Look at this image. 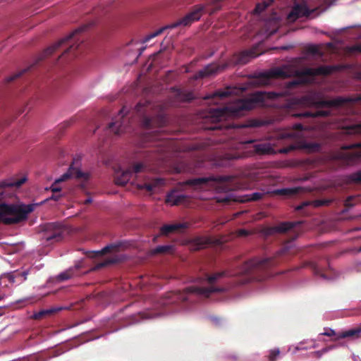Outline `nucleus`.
Instances as JSON below:
<instances>
[{"label":"nucleus","mask_w":361,"mask_h":361,"mask_svg":"<svg viewBox=\"0 0 361 361\" xmlns=\"http://www.w3.org/2000/svg\"><path fill=\"white\" fill-rule=\"evenodd\" d=\"M360 333H361V325L357 328L342 332V334L341 335H339L338 337L339 338H347V337H354V336L358 337Z\"/></svg>","instance_id":"obj_28"},{"label":"nucleus","mask_w":361,"mask_h":361,"mask_svg":"<svg viewBox=\"0 0 361 361\" xmlns=\"http://www.w3.org/2000/svg\"><path fill=\"white\" fill-rule=\"evenodd\" d=\"M254 149L259 154H271L276 153V150L269 142H262L255 144Z\"/></svg>","instance_id":"obj_18"},{"label":"nucleus","mask_w":361,"mask_h":361,"mask_svg":"<svg viewBox=\"0 0 361 361\" xmlns=\"http://www.w3.org/2000/svg\"><path fill=\"white\" fill-rule=\"evenodd\" d=\"M334 348V346H329V347H326V348H324L322 350H320L319 351L323 354L327 353L329 350L331 349H333Z\"/></svg>","instance_id":"obj_52"},{"label":"nucleus","mask_w":361,"mask_h":361,"mask_svg":"<svg viewBox=\"0 0 361 361\" xmlns=\"http://www.w3.org/2000/svg\"><path fill=\"white\" fill-rule=\"evenodd\" d=\"M274 0H266L261 4H257L255 8V12L257 13H260L264 11L268 6H269Z\"/></svg>","instance_id":"obj_34"},{"label":"nucleus","mask_w":361,"mask_h":361,"mask_svg":"<svg viewBox=\"0 0 361 361\" xmlns=\"http://www.w3.org/2000/svg\"><path fill=\"white\" fill-rule=\"evenodd\" d=\"M224 201H227V200H221V202H224Z\"/></svg>","instance_id":"obj_62"},{"label":"nucleus","mask_w":361,"mask_h":361,"mask_svg":"<svg viewBox=\"0 0 361 361\" xmlns=\"http://www.w3.org/2000/svg\"><path fill=\"white\" fill-rule=\"evenodd\" d=\"M135 116L137 117L141 126L145 130L141 138L142 145L150 148L146 152L147 161L163 159L164 154L170 150L171 141L163 138L158 130H152L164 126L167 121L161 105L147 100L141 101L132 111H129L124 106L108 128L118 135L128 130V124L131 122L130 120H133Z\"/></svg>","instance_id":"obj_2"},{"label":"nucleus","mask_w":361,"mask_h":361,"mask_svg":"<svg viewBox=\"0 0 361 361\" xmlns=\"http://www.w3.org/2000/svg\"><path fill=\"white\" fill-rule=\"evenodd\" d=\"M301 221H285L281 222L277 226L269 227L265 229L264 233L267 235H271L276 233H285L290 231L298 225H300Z\"/></svg>","instance_id":"obj_11"},{"label":"nucleus","mask_w":361,"mask_h":361,"mask_svg":"<svg viewBox=\"0 0 361 361\" xmlns=\"http://www.w3.org/2000/svg\"><path fill=\"white\" fill-rule=\"evenodd\" d=\"M353 199V197H349L345 201V205L346 206H353V204H351L350 201Z\"/></svg>","instance_id":"obj_54"},{"label":"nucleus","mask_w":361,"mask_h":361,"mask_svg":"<svg viewBox=\"0 0 361 361\" xmlns=\"http://www.w3.org/2000/svg\"><path fill=\"white\" fill-rule=\"evenodd\" d=\"M26 181L23 177L18 180H7L0 182V221L11 225L18 224L27 219V214L35 209L34 204H27L23 207L6 204L4 200L9 188L20 187Z\"/></svg>","instance_id":"obj_4"},{"label":"nucleus","mask_w":361,"mask_h":361,"mask_svg":"<svg viewBox=\"0 0 361 361\" xmlns=\"http://www.w3.org/2000/svg\"><path fill=\"white\" fill-rule=\"evenodd\" d=\"M236 188H237V187H231L228 188V190H235Z\"/></svg>","instance_id":"obj_60"},{"label":"nucleus","mask_w":361,"mask_h":361,"mask_svg":"<svg viewBox=\"0 0 361 361\" xmlns=\"http://www.w3.org/2000/svg\"><path fill=\"white\" fill-rule=\"evenodd\" d=\"M225 157H226V159H229V160L238 159L240 158V155L236 152L227 153L225 155Z\"/></svg>","instance_id":"obj_44"},{"label":"nucleus","mask_w":361,"mask_h":361,"mask_svg":"<svg viewBox=\"0 0 361 361\" xmlns=\"http://www.w3.org/2000/svg\"><path fill=\"white\" fill-rule=\"evenodd\" d=\"M123 246V243L121 242V241H119V242H117V243H111L109 245H107L106 246H105L103 249H102L100 251L97 252L98 254L99 255H104V254H106L108 252H116V251H118L119 249Z\"/></svg>","instance_id":"obj_25"},{"label":"nucleus","mask_w":361,"mask_h":361,"mask_svg":"<svg viewBox=\"0 0 361 361\" xmlns=\"http://www.w3.org/2000/svg\"><path fill=\"white\" fill-rule=\"evenodd\" d=\"M300 190V188H283L277 190L276 193L281 195L292 196L298 194Z\"/></svg>","instance_id":"obj_29"},{"label":"nucleus","mask_w":361,"mask_h":361,"mask_svg":"<svg viewBox=\"0 0 361 361\" xmlns=\"http://www.w3.org/2000/svg\"><path fill=\"white\" fill-rule=\"evenodd\" d=\"M313 354L315 355L317 357H321L322 355V353L319 350L314 352Z\"/></svg>","instance_id":"obj_56"},{"label":"nucleus","mask_w":361,"mask_h":361,"mask_svg":"<svg viewBox=\"0 0 361 361\" xmlns=\"http://www.w3.org/2000/svg\"><path fill=\"white\" fill-rule=\"evenodd\" d=\"M258 56L255 49L245 50L236 54L232 59V62L236 65L246 64L251 59Z\"/></svg>","instance_id":"obj_14"},{"label":"nucleus","mask_w":361,"mask_h":361,"mask_svg":"<svg viewBox=\"0 0 361 361\" xmlns=\"http://www.w3.org/2000/svg\"><path fill=\"white\" fill-rule=\"evenodd\" d=\"M309 204H310L309 202H304L302 204H300V205L297 206L295 209H296V210L300 211V210H302L306 206H308Z\"/></svg>","instance_id":"obj_49"},{"label":"nucleus","mask_w":361,"mask_h":361,"mask_svg":"<svg viewBox=\"0 0 361 361\" xmlns=\"http://www.w3.org/2000/svg\"><path fill=\"white\" fill-rule=\"evenodd\" d=\"M217 180L224 183H230L233 180V178L228 176H220L217 178Z\"/></svg>","instance_id":"obj_45"},{"label":"nucleus","mask_w":361,"mask_h":361,"mask_svg":"<svg viewBox=\"0 0 361 361\" xmlns=\"http://www.w3.org/2000/svg\"><path fill=\"white\" fill-rule=\"evenodd\" d=\"M238 233L239 236H247L249 235V231L245 229H240Z\"/></svg>","instance_id":"obj_50"},{"label":"nucleus","mask_w":361,"mask_h":361,"mask_svg":"<svg viewBox=\"0 0 361 361\" xmlns=\"http://www.w3.org/2000/svg\"><path fill=\"white\" fill-rule=\"evenodd\" d=\"M145 168L146 165L143 163H137L133 167H130L129 169H131L132 176H133L135 174L142 172Z\"/></svg>","instance_id":"obj_35"},{"label":"nucleus","mask_w":361,"mask_h":361,"mask_svg":"<svg viewBox=\"0 0 361 361\" xmlns=\"http://www.w3.org/2000/svg\"><path fill=\"white\" fill-rule=\"evenodd\" d=\"M343 133L347 135H361V123L351 124L342 128Z\"/></svg>","instance_id":"obj_22"},{"label":"nucleus","mask_w":361,"mask_h":361,"mask_svg":"<svg viewBox=\"0 0 361 361\" xmlns=\"http://www.w3.org/2000/svg\"><path fill=\"white\" fill-rule=\"evenodd\" d=\"M230 94V92H228V91H222V90H219V91H216L214 94H213V97H220V98H226L227 97L228 95Z\"/></svg>","instance_id":"obj_43"},{"label":"nucleus","mask_w":361,"mask_h":361,"mask_svg":"<svg viewBox=\"0 0 361 361\" xmlns=\"http://www.w3.org/2000/svg\"><path fill=\"white\" fill-rule=\"evenodd\" d=\"M70 178L82 179L87 181L90 178V174L88 173H84L78 169L70 166L67 172L63 173L59 178L56 179L49 188H46V190H50L53 193L60 192L61 188L58 186V183L66 181Z\"/></svg>","instance_id":"obj_9"},{"label":"nucleus","mask_w":361,"mask_h":361,"mask_svg":"<svg viewBox=\"0 0 361 361\" xmlns=\"http://www.w3.org/2000/svg\"><path fill=\"white\" fill-rule=\"evenodd\" d=\"M213 320L215 322L216 324H218L220 321V319L215 317L213 319Z\"/></svg>","instance_id":"obj_58"},{"label":"nucleus","mask_w":361,"mask_h":361,"mask_svg":"<svg viewBox=\"0 0 361 361\" xmlns=\"http://www.w3.org/2000/svg\"><path fill=\"white\" fill-rule=\"evenodd\" d=\"M336 158L347 164H353L361 160V142L343 145Z\"/></svg>","instance_id":"obj_7"},{"label":"nucleus","mask_w":361,"mask_h":361,"mask_svg":"<svg viewBox=\"0 0 361 361\" xmlns=\"http://www.w3.org/2000/svg\"><path fill=\"white\" fill-rule=\"evenodd\" d=\"M280 350L279 348L271 349L269 351L268 359L269 361H277L280 355Z\"/></svg>","instance_id":"obj_38"},{"label":"nucleus","mask_w":361,"mask_h":361,"mask_svg":"<svg viewBox=\"0 0 361 361\" xmlns=\"http://www.w3.org/2000/svg\"><path fill=\"white\" fill-rule=\"evenodd\" d=\"M361 102V94L355 97H336L331 99L314 100L311 102L317 108L322 107H341L345 104H354Z\"/></svg>","instance_id":"obj_8"},{"label":"nucleus","mask_w":361,"mask_h":361,"mask_svg":"<svg viewBox=\"0 0 361 361\" xmlns=\"http://www.w3.org/2000/svg\"><path fill=\"white\" fill-rule=\"evenodd\" d=\"M62 196H63V195L61 194L60 192L53 193L52 195L49 198H47L45 201H48L49 200H54V201H58V200H60V198Z\"/></svg>","instance_id":"obj_46"},{"label":"nucleus","mask_w":361,"mask_h":361,"mask_svg":"<svg viewBox=\"0 0 361 361\" xmlns=\"http://www.w3.org/2000/svg\"><path fill=\"white\" fill-rule=\"evenodd\" d=\"M262 125H263V122L262 121H253V123L252 124V126L258 127V126H261Z\"/></svg>","instance_id":"obj_51"},{"label":"nucleus","mask_w":361,"mask_h":361,"mask_svg":"<svg viewBox=\"0 0 361 361\" xmlns=\"http://www.w3.org/2000/svg\"><path fill=\"white\" fill-rule=\"evenodd\" d=\"M274 0H266L261 4H257L255 8V12L257 13H260L264 11L268 6H269Z\"/></svg>","instance_id":"obj_33"},{"label":"nucleus","mask_w":361,"mask_h":361,"mask_svg":"<svg viewBox=\"0 0 361 361\" xmlns=\"http://www.w3.org/2000/svg\"><path fill=\"white\" fill-rule=\"evenodd\" d=\"M212 179L210 178H197L187 180L186 184L195 188H201Z\"/></svg>","instance_id":"obj_24"},{"label":"nucleus","mask_w":361,"mask_h":361,"mask_svg":"<svg viewBox=\"0 0 361 361\" xmlns=\"http://www.w3.org/2000/svg\"><path fill=\"white\" fill-rule=\"evenodd\" d=\"M329 112L328 111L324 110H316V111H310L305 110L302 112L294 114L295 117L298 118H316V117H326L329 116Z\"/></svg>","instance_id":"obj_19"},{"label":"nucleus","mask_w":361,"mask_h":361,"mask_svg":"<svg viewBox=\"0 0 361 361\" xmlns=\"http://www.w3.org/2000/svg\"><path fill=\"white\" fill-rule=\"evenodd\" d=\"M288 48H289V47H286V46H284V47H281V49H283V50H287V49H288Z\"/></svg>","instance_id":"obj_59"},{"label":"nucleus","mask_w":361,"mask_h":361,"mask_svg":"<svg viewBox=\"0 0 361 361\" xmlns=\"http://www.w3.org/2000/svg\"><path fill=\"white\" fill-rule=\"evenodd\" d=\"M4 297L1 295H0V300H1Z\"/></svg>","instance_id":"obj_61"},{"label":"nucleus","mask_w":361,"mask_h":361,"mask_svg":"<svg viewBox=\"0 0 361 361\" xmlns=\"http://www.w3.org/2000/svg\"><path fill=\"white\" fill-rule=\"evenodd\" d=\"M226 68V65L219 66L216 63H210L206 66L204 68L199 71L196 75L195 78H203L212 75H214L218 73L220 71L224 70Z\"/></svg>","instance_id":"obj_16"},{"label":"nucleus","mask_w":361,"mask_h":361,"mask_svg":"<svg viewBox=\"0 0 361 361\" xmlns=\"http://www.w3.org/2000/svg\"><path fill=\"white\" fill-rule=\"evenodd\" d=\"M324 332L321 334V335L326 336H334V338H332V341H337L340 339L341 338L338 337L341 334H336V331L331 329H325Z\"/></svg>","instance_id":"obj_39"},{"label":"nucleus","mask_w":361,"mask_h":361,"mask_svg":"<svg viewBox=\"0 0 361 361\" xmlns=\"http://www.w3.org/2000/svg\"><path fill=\"white\" fill-rule=\"evenodd\" d=\"M307 51L310 54H316L318 53V48L315 45H310L307 47Z\"/></svg>","instance_id":"obj_47"},{"label":"nucleus","mask_w":361,"mask_h":361,"mask_svg":"<svg viewBox=\"0 0 361 361\" xmlns=\"http://www.w3.org/2000/svg\"><path fill=\"white\" fill-rule=\"evenodd\" d=\"M79 44H76V42L73 43V44L70 45L68 48H67L64 52L62 54V56L69 54L72 51H75L77 49H78Z\"/></svg>","instance_id":"obj_42"},{"label":"nucleus","mask_w":361,"mask_h":361,"mask_svg":"<svg viewBox=\"0 0 361 361\" xmlns=\"http://www.w3.org/2000/svg\"><path fill=\"white\" fill-rule=\"evenodd\" d=\"M118 262H120V259H119L118 257H111V258L105 259L102 262H100V263L97 264L95 266L94 269H101L102 267H106V266H108L109 264H113L118 263Z\"/></svg>","instance_id":"obj_31"},{"label":"nucleus","mask_w":361,"mask_h":361,"mask_svg":"<svg viewBox=\"0 0 361 361\" xmlns=\"http://www.w3.org/2000/svg\"><path fill=\"white\" fill-rule=\"evenodd\" d=\"M339 70L337 66H320L316 68H306L303 70H298L293 65H283L270 71L261 73L257 78V82L262 85H269L273 78H288L296 77V80L286 83L284 92H262L258 91L252 94L249 97L238 99L228 106L214 109L210 112L214 126L211 130L221 129L220 121L227 119L228 117H239L243 116L245 112L254 109L257 106H266L268 100H272L289 94V92L302 85H307L312 82L313 78L317 75H329Z\"/></svg>","instance_id":"obj_1"},{"label":"nucleus","mask_w":361,"mask_h":361,"mask_svg":"<svg viewBox=\"0 0 361 361\" xmlns=\"http://www.w3.org/2000/svg\"><path fill=\"white\" fill-rule=\"evenodd\" d=\"M188 200L189 197L188 195L173 190L167 194L166 202L171 205L185 204L188 202Z\"/></svg>","instance_id":"obj_13"},{"label":"nucleus","mask_w":361,"mask_h":361,"mask_svg":"<svg viewBox=\"0 0 361 361\" xmlns=\"http://www.w3.org/2000/svg\"><path fill=\"white\" fill-rule=\"evenodd\" d=\"M195 249L201 250L214 243L212 238L209 237H198L194 240Z\"/></svg>","instance_id":"obj_23"},{"label":"nucleus","mask_w":361,"mask_h":361,"mask_svg":"<svg viewBox=\"0 0 361 361\" xmlns=\"http://www.w3.org/2000/svg\"><path fill=\"white\" fill-rule=\"evenodd\" d=\"M92 202V199L91 198H87V200H85L84 203L85 204H89Z\"/></svg>","instance_id":"obj_57"},{"label":"nucleus","mask_w":361,"mask_h":361,"mask_svg":"<svg viewBox=\"0 0 361 361\" xmlns=\"http://www.w3.org/2000/svg\"><path fill=\"white\" fill-rule=\"evenodd\" d=\"M264 193L259 192H255L245 196L246 199L245 201H257L262 198Z\"/></svg>","instance_id":"obj_36"},{"label":"nucleus","mask_w":361,"mask_h":361,"mask_svg":"<svg viewBox=\"0 0 361 361\" xmlns=\"http://www.w3.org/2000/svg\"><path fill=\"white\" fill-rule=\"evenodd\" d=\"M352 50L353 51H358V52H361V45L357 44V45L353 46V48H352Z\"/></svg>","instance_id":"obj_53"},{"label":"nucleus","mask_w":361,"mask_h":361,"mask_svg":"<svg viewBox=\"0 0 361 361\" xmlns=\"http://www.w3.org/2000/svg\"><path fill=\"white\" fill-rule=\"evenodd\" d=\"M313 12V9H310L305 4H296L288 15V19L289 21H295L301 17H308Z\"/></svg>","instance_id":"obj_12"},{"label":"nucleus","mask_w":361,"mask_h":361,"mask_svg":"<svg viewBox=\"0 0 361 361\" xmlns=\"http://www.w3.org/2000/svg\"><path fill=\"white\" fill-rule=\"evenodd\" d=\"M314 273L315 274L317 275H319L321 277L324 278V279H327V277L326 276V275L322 272V271L319 269L318 267H315L314 268Z\"/></svg>","instance_id":"obj_48"},{"label":"nucleus","mask_w":361,"mask_h":361,"mask_svg":"<svg viewBox=\"0 0 361 361\" xmlns=\"http://www.w3.org/2000/svg\"><path fill=\"white\" fill-rule=\"evenodd\" d=\"M73 272L70 270L66 271L58 275L57 279L60 281H66L73 276Z\"/></svg>","instance_id":"obj_40"},{"label":"nucleus","mask_w":361,"mask_h":361,"mask_svg":"<svg viewBox=\"0 0 361 361\" xmlns=\"http://www.w3.org/2000/svg\"><path fill=\"white\" fill-rule=\"evenodd\" d=\"M345 180L348 184L361 183V171H357L345 176Z\"/></svg>","instance_id":"obj_26"},{"label":"nucleus","mask_w":361,"mask_h":361,"mask_svg":"<svg viewBox=\"0 0 361 361\" xmlns=\"http://www.w3.org/2000/svg\"><path fill=\"white\" fill-rule=\"evenodd\" d=\"M29 69H30V68H28L27 69H23V71H19V72H18V73L11 75V76L8 77L7 79H6L7 82H12L14 80H16V78L20 77L25 72H26Z\"/></svg>","instance_id":"obj_41"},{"label":"nucleus","mask_w":361,"mask_h":361,"mask_svg":"<svg viewBox=\"0 0 361 361\" xmlns=\"http://www.w3.org/2000/svg\"><path fill=\"white\" fill-rule=\"evenodd\" d=\"M56 310L55 309L43 310L33 315L35 319H41L47 315H51L54 313Z\"/></svg>","instance_id":"obj_32"},{"label":"nucleus","mask_w":361,"mask_h":361,"mask_svg":"<svg viewBox=\"0 0 361 361\" xmlns=\"http://www.w3.org/2000/svg\"><path fill=\"white\" fill-rule=\"evenodd\" d=\"M304 129L301 123H295L293 126L292 130H286L277 133L276 137L279 140H287L296 137L297 132H300Z\"/></svg>","instance_id":"obj_17"},{"label":"nucleus","mask_w":361,"mask_h":361,"mask_svg":"<svg viewBox=\"0 0 361 361\" xmlns=\"http://www.w3.org/2000/svg\"><path fill=\"white\" fill-rule=\"evenodd\" d=\"M225 0H209L206 4L196 5L193 7L192 10L186 14L181 19L176 21L175 23L161 27L155 32L147 35L143 39L142 42L146 43L151 39L159 35L166 29H172L177 27L180 25L188 26L191 25L193 22L200 20L204 13H207L212 15L219 11L222 7V3Z\"/></svg>","instance_id":"obj_5"},{"label":"nucleus","mask_w":361,"mask_h":361,"mask_svg":"<svg viewBox=\"0 0 361 361\" xmlns=\"http://www.w3.org/2000/svg\"><path fill=\"white\" fill-rule=\"evenodd\" d=\"M66 232V227L58 222L47 223L41 226L42 238L49 245L62 240Z\"/></svg>","instance_id":"obj_6"},{"label":"nucleus","mask_w":361,"mask_h":361,"mask_svg":"<svg viewBox=\"0 0 361 361\" xmlns=\"http://www.w3.org/2000/svg\"><path fill=\"white\" fill-rule=\"evenodd\" d=\"M173 250V245H160L157 246L152 250L153 254H166L171 252Z\"/></svg>","instance_id":"obj_30"},{"label":"nucleus","mask_w":361,"mask_h":361,"mask_svg":"<svg viewBox=\"0 0 361 361\" xmlns=\"http://www.w3.org/2000/svg\"><path fill=\"white\" fill-rule=\"evenodd\" d=\"M89 25H82L77 29H75L73 32H72L70 35L66 36L65 38L61 39L59 40L57 43L49 47L44 51V56H48L54 53L55 50H56L59 47H61L62 44L69 42L71 39H74L75 41H78L79 39L77 38V35L82 32H85L87 28Z\"/></svg>","instance_id":"obj_10"},{"label":"nucleus","mask_w":361,"mask_h":361,"mask_svg":"<svg viewBox=\"0 0 361 361\" xmlns=\"http://www.w3.org/2000/svg\"><path fill=\"white\" fill-rule=\"evenodd\" d=\"M176 97L182 102H191L195 99L194 94L192 92H183L180 90L178 91Z\"/></svg>","instance_id":"obj_27"},{"label":"nucleus","mask_w":361,"mask_h":361,"mask_svg":"<svg viewBox=\"0 0 361 361\" xmlns=\"http://www.w3.org/2000/svg\"><path fill=\"white\" fill-rule=\"evenodd\" d=\"M185 228L186 226L183 224H166L161 228L160 233L161 235H167Z\"/></svg>","instance_id":"obj_21"},{"label":"nucleus","mask_w":361,"mask_h":361,"mask_svg":"<svg viewBox=\"0 0 361 361\" xmlns=\"http://www.w3.org/2000/svg\"><path fill=\"white\" fill-rule=\"evenodd\" d=\"M27 274V273L26 271H22V272L16 271L14 274L11 275L9 280L11 282L14 283L16 281V280H15L16 279L20 277V278H22L21 281H23L26 279Z\"/></svg>","instance_id":"obj_37"},{"label":"nucleus","mask_w":361,"mask_h":361,"mask_svg":"<svg viewBox=\"0 0 361 361\" xmlns=\"http://www.w3.org/2000/svg\"><path fill=\"white\" fill-rule=\"evenodd\" d=\"M132 171L130 169H127L121 173H116L115 176V183L120 185H126L132 178Z\"/></svg>","instance_id":"obj_20"},{"label":"nucleus","mask_w":361,"mask_h":361,"mask_svg":"<svg viewBox=\"0 0 361 361\" xmlns=\"http://www.w3.org/2000/svg\"><path fill=\"white\" fill-rule=\"evenodd\" d=\"M139 316L140 317V318L142 319L149 318V317L148 315H147V314H145L144 312H140L139 313Z\"/></svg>","instance_id":"obj_55"},{"label":"nucleus","mask_w":361,"mask_h":361,"mask_svg":"<svg viewBox=\"0 0 361 361\" xmlns=\"http://www.w3.org/2000/svg\"><path fill=\"white\" fill-rule=\"evenodd\" d=\"M289 245H283L274 257L262 259L258 258L246 261L237 271L225 270L214 273L211 276L207 275V283L209 287L190 286L183 291H171L166 293L167 304L183 303L185 302H193L197 299L207 298L213 293L224 292V288H216L213 284L219 279L225 276H238L240 279L237 281L239 285H243L252 281H262L268 276L267 270L278 264V257L288 252Z\"/></svg>","instance_id":"obj_3"},{"label":"nucleus","mask_w":361,"mask_h":361,"mask_svg":"<svg viewBox=\"0 0 361 361\" xmlns=\"http://www.w3.org/2000/svg\"><path fill=\"white\" fill-rule=\"evenodd\" d=\"M166 183V180L164 178H155L144 183L137 184V188L141 190L145 189L148 192H153L164 186Z\"/></svg>","instance_id":"obj_15"}]
</instances>
